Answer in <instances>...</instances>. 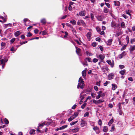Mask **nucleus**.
Segmentation results:
<instances>
[{
    "mask_svg": "<svg viewBox=\"0 0 135 135\" xmlns=\"http://www.w3.org/2000/svg\"><path fill=\"white\" fill-rule=\"evenodd\" d=\"M78 81L79 83L77 86V88L78 89H79V88L81 89H83L85 85L84 82L81 77L79 78Z\"/></svg>",
    "mask_w": 135,
    "mask_h": 135,
    "instance_id": "f257e3e1",
    "label": "nucleus"
},
{
    "mask_svg": "<svg viewBox=\"0 0 135 135\" xmlns=\"http://www.w3.org/2000/svg\"><path fill=\"white\" fill-rule=\"evenodd\" d=\"M0 65H2V68L3 69L4 67L5 63L7 62L8 61L6 57H5L1 59V57L0 56Z\"/></svg>",
    "mask_w": 135,
    "mask_h": 135,
    "instance_id": "f03ea898",
    "label": "nucleus"
},
{
    "mask_svg": "<svg viewBox=\"0 0 135 135\" xmlns=\"http://www.w3.org/2000/svg\"><path fill=\"white\" fill-rule=\"evenodd\" d=\"M76 52L77 54L79 56H81L82 54H81V50L80 49L78 48V47H76Z\"/></svg>",
    "mask_w": 135,
    "mask_h": 135,
    "instance_id": "7ed1b4c3",
    "label": "nucleus"
},
{
    "mask_svg": "<svg viewBox=\"0 0 135 135\" xmlns=\"http://www.w3.org/2000/svg\"><path fill=\"white\" fill-rule=\"evenodd\" d=\"M107 62L111 66L112 68L114 67V62L113 61L112 62H111L110 60H108L107 61Z\"/></svg>",
    "mask_w": 135,
    "mask_h": 135,
    "instance_id": "20e7f679",
    "label": "nucleus"
},
{
    "mask_svg": "<svg viewBox=\"0 0 135 135\" xmlns=\"http://www.w3.org/2000/svg\"><path fill=\"white\" fill-rule=\"evenodd\" d=\"M93 129L98 134L100 132L99 127L97 126L94 127Z\"/></svg>",
    "mask_w": 135,
    "mask_h": 135,
    "instance_id": "39448f33",
    "label": "nucleus"
},
{
    "mask_svg": "<svg viewBox=\"0 0 135 135\" xmlns=\"http://www.w3.org/2000/svg\"><path fill=\"white\" fill-rule=\"evenodd\" d=\"M135 50V46H130L129 48L130 52L131 54L133 53V51Z\"/></svg>",
    "mask_w": 135,
    "mask_h": 135,
    "instance_id": "423d86ee",
    "label": "nucleus"
},
{
    "mask_svg": "<svg viewBox=\"0 0 135 135\" xmlns=\"http://www.w3.org/2000/svg\"><path fill=\"white\" fill-rule=\"evenodd\" d=\"M86 121L84 120H82L81 121V127H83L87 124Z\"/></svg>",
    "mask_w": 135,
    "mask_h": 135,
    "instance_id": "0eeeda50",
    "label": "nucleus"
},
{
    "mask_svg": "<svg viewBox=\"0 0 135 135\" xmlns=\"http://www.w3.org/2000/svg\"><path fill=\"white\" fill-rule=\"evenodd\" d=\"M87 70V69L86 68L82 72V74L83 78H84L86 76V71Z\"/></svg>",
    "mask_w": 135,
    "mask_h": 135,
    "instance_id": "6e6552de",
    "label": "nucleus"
},
{
    "mask_svg": "<svg viewBox=\"0 0 135 135\" xmlns=\"http://www.w3.org/2000/svg\"><path fill=\"white\" fill-rule=\"evenodd\" d=\"M85 11H82L79 12V15L81 16H83L85 15Z\"/></svg>",
    "mask_w": 135,
    "mask_h": 135,
    "instance_id": "1a4fd4ad",
    "label": "nucleus"
},
{
    "mask_svg": "<svg viewBox=\"0 0 135 135\" xmlns=\"http://www.w3.org/2000/svg\"><path fill=\"white\" fill-rule=\"evenodd\" d=\"M91 34V32H89L86 34L87 37L89 41H90L91 39L90 36Z\"/></svg>",
    "mask_w": 135,
    "mask_h": 135,
    "instance_id": "9d476101",
    "label": "nucleus"
},
{
    "mask_svg": "<svg viewBox=\"0 0 135 135\" xmlns=\"http://www.w3.org/2000/svg\"><path fill=\"white\" fill-rule=\"evenodd\" d=\"M114 5L115 6H119L120 5V2L118 1H114Z\"/></svg>",
    "mask_w": 135,
    "mask_h": 135,
    "instance_id": "9b49d317",
    "label": "nucleus"
},
{
    "mask_svg": "<svg viewBox=\"0 0 135 135\" xmlns=\"http://www.w3.org/2000/svg\"><path fill=\"white\" fill-rule=\"evenodd\" d=\"M114 75L112 73L109 74L108 75V79L110 80L113 78Z\"/></svg>",
    "mask_w": 135,
    "mask_h": 135,
    "instance_id": "f8f14e48",
    "label": "nucleus"
},
{
    "mask_svg": "<svg viewBox=\"0 0 135 135\" xmlns=\"http://www.w3.org/2000/svg\"><path fill=\"white\" fill-rule=\"evenodd\" d=\"M96 18L98 20L100 21H102L104 19L103 17H102L101 16L97 17Z\"/></svg>",
    "mask_w": 135,
    "mask_h": 135,
    "instance_id": "ddd939ff",
    "label": "nucleus"
},
{
    "mask_svg": "<svg viewBox=\"0 0 135 135\" xmlns=\"http://www.w3.org/2000/svg\"><path fill=\"white\" fill-rule=\"evenodd\" d=\"M21 34V32L20 31H17L14 33V35L15 37H17Z\"/></svg>",
    "mask_w": 135,
    "mask_h": 135,
    "instance_id": "4468645a",
    "label": "nucleus"
},
{
    "mask_svg": "<svg viewBox=\"0 0 135 135\" xmlns=\"http://www.w3.org/2000/svg\"><path fill=\"white\" fill-rule=\"evenodd\" d=\"M111 26L115 28L116 27V23L114 21H112L111 22Z\"/></svg>",
    "mask_w": 135,
    "mask_h": 135,
    "instance_id": "2eb2a0df",
    "label": "nucleus"
},
{
    "mask_svg": "<svg viewBox=\"0 0 135 135\" xmlns=\"http://www.w3.org/2000/svg\"><path fill=\"white\" fill-rule=\"evenodd\" d=\"M44 25L46 23V19L45 18H43L40 21Z\"/></svg>",
    "mask_w": 135,
    "mask_h": 135,
    "instance_id": "dca6fc26",
    "label": "nucleus"
},
{
    "mask_svg": "<svg viewBox=\"0 0 135 135\" xmlns=\"http://www.w3.org/2000/svg\"><path fill=\"white\" fill-rule=\"evenodd\" d=\"M113 40L112 39H109L108 41V43L107 44L108 45H110L112 44V41Z\"/></svg>",
    "mask_w": 135,
    "mask_h": 135,
    "instance_id": "f3484780",
    "label": "nucleus"
},
{
    "mask_svg": "<svg viewBox=\"0 0 135 135\" xmlns=\"http://www.w3.org/2000/svg\"><path fill=\"white\" fill-rule=\"evenodd\" d=\"M68 126L67 125H65L62 127H59L60 130H61L65 128H67L68 127Z\"/></svg>",
    "mask_w": 135,
    "mask_h": 135,
    "instance_id": "a211bd4d",
    "label": "nucleus"
},
{
    "mask_svg": "<svg viewBox=\"0 0 135 135\" xmlns=\"http://www.w3.org/2000/svg\"><path fill=\"white\" fill-rule=\"evenodd\" d=\"M79 130V128H76L74 129H72V131L76 133L78 132Z\"/></svg>",
    "mask_w": 135,
    "mask_h": 135,
    "instance_id": "6ab92c4d",
    "label": "nucleus"
},
{
    "mask_svg": "<svg viewBox=\"0 0 135 135\" xmlns=\"http://www.w3.org/2000/svg\"><path fill=\"white\" fill-rule=\"evenodd\" d=\"M35 130L34 129H31L30 131L29 132V133L30 134H35Z\"/></svg>",
    "mask_w": 135,
    "mask_h": 135,
    "instance_id": "aec40b11",
    "label": "nucleus"
},
{
    "mask_svg": "<svg viewBox=\"0 0 135 135\" xmlns=\"http://www.w3.org/2000/svg\"><path fill=\"white\" fill-rule=\"evenodd\" d=\"M126 72V70L124 69L123 70H121L119 71V73L122 75H124Z\"/></svg>",
    "mask_w": 135,
    "mask_h": 135,
    "instance_id": "412c9836",
    "label": "nucleus"
},
{
    "mask_svg": "<svg viewBox=\"0 0 135 135\" xmlns=\"http://www.w3.org/2000/svg\"><path fill=\"white\" fill-rule=\"evenodd\" d=\"M103 131L107 132L108 131V127L107 126H104L103 129Z\"/></svg>",
    "mask_w": 135,
    "mask_h": 135,
    "instance_id": "4be33fe9",
    "label": "nucleus"
},
{
    "mask_svg": "<svg viewBox=\"0 0 135 135\" xmlns=\"http://www.w3.org/2000/svg\"><path fill=\"white\" fill-rule=\"evenodd\" d=\"M99 57L100 59L102 60H103L105 58L104 56L102 54L99 55Z\"/></svg>",
    "mask_w": 135,
    "mask_h": 135,
    "instance_id": "5701e85b",
    "label": "nucleus"
},
{
    "mask_svg": "<svg viewBox=\"0 0 135 135\" xmlns=\"http://www.w3.org/2000/svg\"><path fill=\"white\" fill-rule=\"evenodd\" d=\"M112 89L113 90H115L117 88V85L114 84H112Z\"/></svg>",
    "mask_w": 135,
    "mask_h": 135,
    "instance_id": "b1692460",
    "label": "nucleus"
},
{
    "mask_svg": "<svg viewBox=\"0 0 135 135\" xmlns=\"http://www.w3.org/2000/svg\"><path fill=\"white\" fill-rule=\"evenodd\" d=\"M113 118H112L110 120L109 122H108V124L110 126L111 125V124L113 122Z\"/></svg>",
    "mask_w": 135,
    "mask_h": 135,
    "instance_id": "393cba45",
    "label": "nucleus"
},
{
    "mask_svg": "<svg viewBox=\"0 0 135 135\" xmlns=\"http://www.w3.org/2000/svg\"><path fill=\"white\" fill-rule=\"evenodd\" d=\"M120 26L122 28H125V24L124 22H122Z\"/></svg>",
    "mask_w": 135,
    "mask_h": 135,
    "instance_id": "a878e982",
    "label": "nucleus"
},
{
    "mask_svg": "<svg viewBox=\"0 0 135 135\" xmlns=\"http://www.w3.org/2000/svg\"><path fill=\"white\" fill-rule=\"evenodd\" d=\"M75 118V117L73 116L70 117L68 119V121L69 122H70L72 121V120L74 119Z\"/></svg>",
    "mask_w": 135,
    "mask_h": 135,
    "instance_id": "bb28decb",
    "label": "nucleus"
},
{
    "mask_svg": "<svg viewBox=\"0 0 135 135\" xmlns=\"http://www.w3.org/2000/svg\"><path fill=\"white\" fill-rule=\"evenodd\" d=\"M45 124V123H42L41 124H39V126L38 127V128H41L43 127L44 126Z\"/></svg>",
    "mask_w": 135,
    "mask_h": 135,
    "instance_id": "cd10ccee",
    "label": "nucleus"
},
{
    "mask_svg": "<svg viewBox=\"0 0 135 135\" xmlns=\"http://www.w3.org/2000/svg\"><path fill=\"white\" fill-rule=\"evenodd\" d=\"M79 114V113L78 112H75L74 113L73 116H74L75 118L77 117Z\"/></svg>",
    "mask_w": 135,
    "mask_h": 135,
    "instance_id": "c85d7f7f",
    "label": "nucleus"
},
{
    "mask_svg": "<svg viewBox=\"0 0 135 135\" xmlns=\"http://www.w3.org/2000/svg\"><path fill=\"white\" fill-rule=\"evenodd\" d=\"M104 12L105 13H107L108 12V9H107V8L104 7Z\"/></svg>",
    "mask_w": 135,
    "mask_h": 135,
    "instance_id": "c756f323",
    "label": "nucleus"
},
{
    "mask_svg": "<svg viewBox=\"0 0 135 135\" xmlns=\"http://www.w3.org/2000/svg\"><path fill=\"white\" fill-rule=\"evenodd\" d=\"M81 23L83 25V26H86V24L84 21L83 20L80 21Z\"/></svg>",
    "mask_w": 135,
    "mask_h": 135,
    "instance_id": "7c9ffc66",
    "label": "nucleus"
},
{
    "mask_svg": "<svg viewBox=\"0 0 135 135\" xmlns=\"http://www.w3.org/2000/svg\"><path fill=\"white\" fill-rule=\"evenodd\" d=\"M86 105V103L84 102V103L81 106V108L82 109H83L85 107V106Z\"/></svg>",
    "mask_w": 135,
    "mask_h": 135,
    "instance_id": "2f4dec72",
    "label": "nucleus"
},
{
    "mask_svg": "<svg viewBox=\"0 0 135 135\" xmlns=\"http://www.w3.org/2000/svg\"><path fill=\"white\" fill-rule=\"evenodd\" d=\"M78 122V120H77L75 122H73L70 123V124L71 126H73L75 124Z\"/></svg>",
    "mask_w": 135,
    "mask_h": 135,
    "instance_id": "473e14b6",
    "label": "nucleus"
},
{
    "mask_svg": "<svg viewBox=\"0 0 135 135\" xmlns=\"http://www.w3.org/2000/svg\"><path fill=\"white\" fill-rule=\"evenodd\" d=\"M4 121L5 124H8L9 123V121L6 118H5L4 119Z\"/></svg>",
    "mask_w": 135,
    "mask_h": 135,
    "instance_id": "72a5a7b5",
    "label": "nucleus"
},
{
    "mask_svg": "<svg viewBox=\"0 0 135 135\" xmlns=\"http://www.w3.org/2000/svg\"><path fill=\"white\" fill-rule=\"evenodd\" d=\"M127 45H124L123 46L121 49L120 50L122 51L124 50H125L127 46Z\"/></svg>",
    "mask_w": 135,
    "mask_h": 135,
    "instance_id": "f704fd0d",
    "label": "nucleus"
},
{
    "mask_svg": "<svg viewBox=\"0 0 135 135\" xmlns=\"http://www.w3.org/2000/svg\"><path fill=\"white\" fill-rule=\"evenodd\" d=\"M70 22L73 25H75L76 23V21L74 20H73V21L71 20L70 21Z\"/></svg>",
    "mask_w": 135,
    "mask_h": 135,
    "instance_id": "c9c22d12",
    "label": "nucleus"
},
{
    "mask_svg": "<svg viewBox=\"0 0 135 135\" xmlns=\"http://www.w3.org/2000/svg\"><path fill=\"white\" fill-rule=\"evenodd\" d=\"M96 29L97 31L99 33L100 32L101 29L99 27H96Z\"/></svg>",
    "mask_w": 135,
    "mask_h": 135,
    "instance_id": "e433bc0d",
    "label": "nucleus"
},
{
    "mask_svg": "<svg viewBox=\"0 0 135 135\" xmlns=\"http://www.w3.org/2000/svg\"><path fill=\"white\" fill-rule=\"evenodd\" d=\"M98 124L100 126H101L102 124V122L100 119H99L98 121Z\"/></svg>",
    "mask_w": 135,
    "mask_h": 135,
    "instance_id": "4c0bfd02",
    "label": "nucleus"
},
{
    "mask_svg": "<svg viewBox=\"0 0 135 135\" xmlns=\"http://www.w3.org/2000/svg\"><path fill=\"white\" fill-rule=\"evenodd\" d=\"M15 38H13L10 41V44H12L15 41Z\"/></svg>",
    "mask_w": 135,
    "mask_h": 135,
    "instance_id": "58836bf2",
    "label": "nucleus"
},
{
    "mask_svg": "<svg viewBox=\"0 0 135 135\" xmlns=\"http://www.w3.org/2000/svg\"><path fill=\"white\" fill-rule=\"evenodd\" d=\"M32 35V34L30 32H29L27 33L26 36L27 37H30Z\"/></svg>",
    "mask_w": 135,
    "mask_h": 135,
    "instance_id": "ea45409f",
    "label": "nucleus"
},
{
    "mask_svg": "<svg viewBox=\"0 0 135 135\" xmlns=\"http://www.w3.org/2000/svg\"><path fill=\"white\" fill-rule=\"evenodd\" d=\"M1 45L2 47L4 48L6 46V44L4 42H2L1 43Z\"/></svg>",
    "mask_w": 135,
    "mask_h": 135,
    "instance_id": "a19ab883",
    "label": "nucleus"
},
{
    "mask_svg": "<svg viewBox=\"0 0 135 135\" xmlns=\"http://www.w3.org/2000/svg\"><path fill=\"white\" fill-rule=\"evenodd\" d=\"M64 33L65 35L64 36V38H66L68 35V33L67 31H65Z\"/></svg>",
    "mask_w": 135,
    "mask_h": 135,
    "instance_id": "79ce46f5",
    "label": "nucleus"
},
{
    "mask_svg": "<svg viewBox=\"0 0 135 135\" xmlns=\"http://www.w3.org/2000/svg\"><path fill=\"white\" fill-rule=\"evenodd\" d=\"M28 20H28V18H25L23 19V21L25 23V25H26V22L28 21Z\"/></svg>",
    "mask_w": 135,
    "mask_h": 135,
    "instance_id": "37998d69",
    "label": "nucleus"
},
{
    "mask_svg": "<svg viewBox=\"0 0 135 135\" xmlns=\"http://www.w3.org/2000/svg\"><path fill=\"white\" fill-rule=\"evenodd\" d=\"M41 32L42 33V35H46L47 33L45 31H42Z\"/></svg>",
    "mask_w": 135,
    "mask_h": 135,
    "instance_id": "c03bdc74",
    "label": "nucleus"
},
{
    "mask_svg": "<svg viewBox=\"0 0 135 135\" xmlns=\"http://www.w3.org/2000/svg\"><path fill=\"white\" fill-rule=\"evenodd\" d=\"M103 102L104 100L102 99H100L97 100V102L98 104L100 103Z\"/></svg>",
    "mask_w": 135,
    "mask_h": 135,
    "instance_id": "a18cd8bd",
    "label": "nucleus"
},
{
    "mask_svg": "<svg viewBox=\"0 0 135 135\" xmlns=\"http://www.w3.org/2000/svg\"><path fill=\"white\" fill-rule=\"evenodd\" d=\"M119 68L121 69H122L124 68L125 67L124 65H120L119 66Z\"/></svg>",
    "mask_w": 135,
    "mask_h": 135,
    "instance_id": "49530a36",
    "label": "nucleus"
},
{
    "mask_svg": "<svg viewBox=\"0 0 135 135\" xmlns=\"http://www.w3.org/2000/svg\"><path fill=\"white\" fill-rule=\"evenodd\" d=\"M90 15H91V19L92 20H93L94 19V14L92 13H91L90 14Z\"/></svg>",
    "mask_w": 135,
    "mask_h": 135,
    "instance_id": "de8ad7c7",
    "label": "nucleus"
},
{
    "mask_svg": "<svg viewBox=\"0 0 135 135\" xmlns=\"http://www.w3.org/2000/svg\"><path fill=\"white\" fill-rule=\"evenodd\" d=\"M0 18L1 19H2L3 20V21L4 22H6V20L5 19V18L2 16H0Z\"/></svg>",
    "mask_w": 135,
    "mask_h": 135,
    "instance_id": "09e8293b",
    "label": "nucleus"
},
{
    "mask_svg": "<svg viewBox=\"0 0 135 135\" xmlns=\"http://www.w3.org/2000/svg\"><path fill=\"white\" fill-rule=\"evenodd\" d=\"M34 32L36 34L38 33V32H39V30L38 29H35L34 31Z\"/></svg>",
    "mask_w": 135,
    "mask_h": 135,
    "instance_id": "8fccbe9b",
    "label": "nucleus"
},
{
    "mask_svg": "<svg viewBox=\"0 0 135 135\" xmlns=\"http://www.w3.org/2000/svg\"><path fill=\"white\" fill-rule=\"evenodd\" d=\"M92 46L93 47H95L97 46L96 42H93L92 44Z\"/></svg>",
    "mask_w": 135,
    "mask_h": 135,
    "instance_id": "3c124183",
    "label": "nucleus"
},
{
    "mask_svg": "<svg viewBox=\"0 0 135 135\" xmlns=\"http://www.w3.org/2000/svg\"><path fill=\"white\" fill-rule=\"evenodd\" d=\"M89 115V113L88 112H86L84 114V116L85 117L86 116H88Z\"/></svg>",
    "mask_w": 135,
    "mask_h": 135,
    "instance_id": "603ef678",
    "label": "nucleus"
},
{
    "mask_svg": "<svg viewBox=\"0 0 135 135\" xmlns=\"http://www.w3.org/2000/svg\"><path fill=\"white\" fill-rule=\"evenodd\" d=\"M135 41V38L131 39V42L132 44Z\"/></svg>",
    "mask_w": 135,
    "mask_h": 135,
    "instance_id": "864d4df0",
    "label": "nucleus"
},
{
    "mask_svg": "<svg viewBox=\"0 0 135 135\" xmlns=\"http://www.w3.org/2000/svg\"><path fill=\"white\" fill-rule=\"evenodd\" d=\"M105 4L108 8H109L110 7V4L109 3L105 2Z\"/></svg>",
    "mask_w": 135,
    "mask_h": 135,
    "instance_id": "5fc2aeb1",
    "label": "nucleus"
},
{
    "mask_svg": "<svg viewBox=\"0 0 135 135\" xmlns=\"http://www.w3.org/2000/svg\"><path fill=\"white\" fill-rule=\"evenodd\" d=\"M112 127L111 129L110 130V131L111 132H112L114 131V126H113V125H112Z\"/></svg>",
    "mask_w": 135,
    "mask_h": 135,
    "instance_id": "6e6d98bb",
    "label": "nucleus"
},
{
    "mask_svg": "<svg viewBox=\"0 0 135 135\" xmlns=\"http://www.w3.org/2000/svg\"><path fill=\"white\" fill-rule=\"evenodd\" d=\"M91 91V90L90 89V90H89V89H87L85 92V93L87 94H88Z\"/></svg>",
    "mask_w": 135,
    "mask_h": 135,
    "instance_id": "4d7b16f0",
    "label": "nucleus"
},
{
    "mask_svg": "<svg viewBox=\"0 0 135 135\" xmlns=\"http://www.w3.org/2000/svg\"><path fill=\"white\" fill-rule=\"evenodd\" d=\"M86 95L85 94H84L83 95H81L80 97V98H81V100H83L84 98V96H86Z\"/></svg>",
    "mask_w": 135,
    "mask_h": 135,
    "instance_id": "13d9d810",
    "label": "nucleus"
},
{
    "mask_svg": "<svg viewBox=\"0 0 135 135\" xmlns=\"http://www.w3.org/2000/svg\"><path fill=\"white\" fill-rule=\"evenodd\" d=\"M27 42V41L21 42H20V44L21 45H22L24 44H25Z\"/></svg>",
    "mask_w": 135,
    "mask_h": 135,
    "instance_id": "bf43d9fd",
    "label": "nucleus"
},
{
    "mask_svg": "<svg viewBox=\"0 0 135 135\" xmlns=\"http://www.w3.org/2000/svg\"><path fill=\"white\" fill-rule=\"evenodd\" d=\"M83 65L84 66H88V64L87 63V62L86 61L84 63H83Z\"/></svg>",
    "mask_w": 135,
    "mask_h": 135,
    "instance_id": "052dcab7",
    "label": "nucleus"
},
{
    "mask_svg": "<svg viewBox=\"0 0 135 135\" xmlns=\"http://www.w3.org/2000/svg\"><path fill=\"white\" fill-rule=\"evenodd\" d=\"M126 39L127 41V43L128 44L129 42V38L128 36L126 37Z\"/></svg>",
    "mask_w": 135,
    "mask_h": 135,
    "instance_id": "680f3d73",
    "label": "nucleus"
},
{
    "mask_svg": "<svg viewBox=\"0 0 135 135\" xmlns=\"http://www.w3.org/2000/svg\"><path fill=\"white\" fill-rule=\"evenodd\" d=\"M95 40L97 41H98L99 42H100L101 39L99 37H97L96 38Z\"/></svg>",
    "mask_w": 135,
    "mask_h": 135,
    "instance_id": "e2e57ef3",
    "label": "nucleus"
},
{
    "mask_svg": "<svg viewBox=\"0 0 135 135\" xmlns=\"http://www.w3.org/2000/svg\"><path fill=\"white\" fill-rule=\"evenodd\" d=\"M98 61V60L97 59H96V58H94L93 60V61L94 62H97Z\"/></svg>",
    "mask_w": 135,
    "mask_h": 135,
    "instance_id": "0e129e2a",
    "label": "nucleus"
},
{
    "mask_svg": "<svg viewBox=\"0 0 135 135\" xmlns=\"http://www.w3.org/2000/svg\"><path fill=\"white\" fill-rule=\"evenodd\" d=\"M93 102L94 103L96 104H98V102H97V101L96 100H93Z\"/></svg>",
    "mask_w": 135,
    "mask_h": 135,
    "instance_id": "69168bd1",
    "label": "nucleus"
},
{
    "mask_svg": "<svg viewBox=\"0 0 135 135\" xmlns=\"http://www.w3.org/2000/svg\"><path fill=\"white\" fill-rule=\"evenodd\" d=\"M101 69L102 70L103 72H104L105 71V68L104 67H102Z\"/></svg>",
    "mask_w": 135,
    "mask_h": 135,
    "instance_id": "338daca9",
    "label": "nucleus"
},
{
    "mask_svg": "<svg viewBox=\"0 0 135 135\" xmlns=\"http://www.w3.org/2000/svg\"><path fill=\"white\" fill-rule=\"evenodd\" d=\"M100 97H101V95L100 94H99L96 97V99H99Z\"/></svg>",
    "mask_w": 135,
    "mask_h": 135,
    "instance_id": "774afa93",
    "label": "nucleus"
}]
</instances>
